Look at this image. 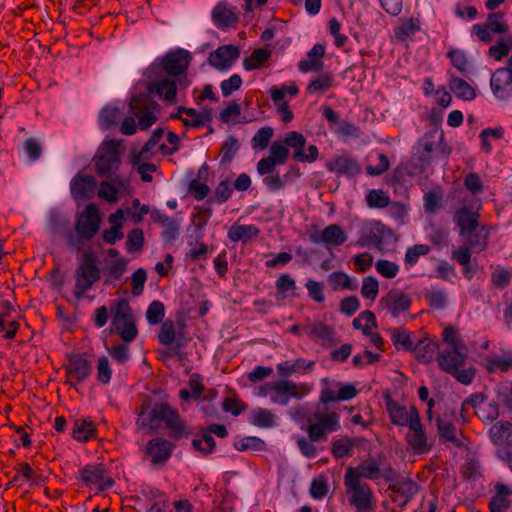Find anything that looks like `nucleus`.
<instances>
[{"label":"nucleus","instance_id":"43","mask_svg":"<svg viewBox=\"0 0 512 512\" xmlns=\"http://www.w3.org/2000/svg\"><path fill=\"white\" fill-rule=\"evenodd\" d=\"M234 447L238 451H264L266 449V443L258 437H244L235 442Z\"/></svg>","mask_w":512,"mask_h":512},{"label":"nucleus","instance_id":"45","mask_svg":"<svg viewBox=\"0 0 512 512\" xmlns=\"http://www.w3.org/2000/svg\"><path fill=\"white\" fill-rule=\"evenodd\" d=\"M370 208H384L390 204V198L383 190H371L366 196Z\"/></svg>","mask_w":512,"mask_h":512},{"label":"nucleus","instance_id":"20","mask_svg":"<svg viewBox=\"0 0 512 512\" xmlns=\"http://www.w3.org/2000/svg\"><path fill=\"white\" fill-rule=\"evenodd\" d=\"M462 348H445L439 349L437 361L439 367L447 372H456V368H461L465 363V354Z\"/></svg>","mask_w":512,"mask_h":512},{"label":"nucleus","instance_id":"49","mask_svg":"<svg viewBox=\"0 0 512 512\" xmlns=\"http://www.w3.org/2000/svg\"><path fill=\"white\" fill-rule=\"evenodd\" d=\"M425 299L429 305L437 310L444 309L446 306V293L444 290L431 289L426 290Z\"/></svg>","mask_w":512,"mask_h":512},{"label":"nucleus","instance_id":"1","mask_svg":"<svg viewBox=\"0 0 512 512\" xmlns=\"http://www.w3.org/2000/svg\"><path fill=\"white\" fill-rule=\"evenodd\" d=\"M149 408L150 404L147 401L141 405L136 421L138 430L148 428L152 431L164 423V428L173 439L187 438L190 435V427L179 412L168 403H156L148 412Z\"/></svg>","mask_w":512,"mask_h":512},{"label":"nucleus","instance_id":"3","mask_svg":"<svg viewBox=\"0 0 512 512\" xmlns=\"http://www.w3.org/2000/svg\"><path fill=\"white\" fill-rule=\"evenodd\" d=\"M94 167L100 177H106L120 188H126V181L117 175L121 158L119 143L115 140H105L94 156Z\"/></svg>","mask_w":512,"mask_h":512},{"label":"nucleus","instance_id":"37","mask_svg":"<svg viewBox=\"0 0 512 512\" xmlns=\"http://www.w3.org/2000/svg\"><path fill=\"white\" fill-rule=\"evenodd\" d=\"M314 366V362L310 361L309 363L305 364V360L302 358H299L295 360L294 362L284 361L277 365V371L280 376L282 377H289L295 372L300 371L301 369L310 371Z\"/></svg>","mask_w":512,"mask_h":512},{"label":"nucleus","instance_id":"36","mask_svg":"<svg viewBox=\"0 0 512 512\" xmlns=\"http://www.w3.org/2000/svg\"><path fill=\"white\" fill-rule=\"evenodd\" d=\"M271 57V50L266 48L255 49L249 57L243 61L245 70L259 69Z\"/></svg>","mask_w":512,"mask_h":512},{"label":"nucleus","instance_id":"60","mask_svg":"<svg viewBox=\"0 0 512 512\" xmlns=\"http://www.w3.org/2000/svg\"><path fill=\"white\" fill-rule=\"evenodd\" d=\"M147 279L146 271L143 268L137 269L131 277L132 280V294L134 296H139L142 294L144 289V284Z\"/></svg>","mask_w":512,"mask_h":512},{"label":"nucleus","instance_id":"24","mask_svg":"<svg viewBox=\"0 0 512 512\" xmlns=\"http://www.w3.org/2000/svg\"><path fill=\"white\" fill-rule=\"evenodd\" d=\"M212 20L219 28H227L238 22L236 8L219 2L212 10Z\"/></svg>","mask_w":512,"mask_h":512},{"label":"nucleus","instance_id":"53","mask_svg":"<svg viewBox=\"0 0 512 512\" xmlns=\"http://www.w3.org/2000/svg\"><path fill=\"white\" fill-rule=\"evenodd\" d=\"M353 445V442L348 438L336 440L332 444V454L336 459L349 456Z\"/></svg>","mask_w":512,"mask_h":512},{"label":"nucleus","instance_id":"47","mask_svg":"<svg viewBox=\"0 0 512 512\" xmlns=\"http://www.w3.org/2000/svg\"><path fill=\"white\" fill-rule=\"evenodd\" d=\"M239 149V143L238 140L233 137L229 136L223 143L221 148V163L222 164H228L232 162L234 155L236 151Z\"/></svg>","mask_w":512,"mask_h":512},{"label":"nucleus","instance_id":"44","mask_svg":"<svg viewBox=\"0 0 512 512\" xmlns=\"http://www.w3.org/2000/svg\"><path fill=\"white\" fill-rule=\"evenodd\" d=\"M165 315V306L160 301H153L146 310V318L149 324L157 325L162 322Z\"/></svg>","mask_w":512,"mask_h":512},{"label":"nucleus","instance_id":"15","mask_svg":"<svg viewBox=\"0 0 512 512\" xmlns=\"http://www.w3.org/2000/svg\"><path fill=\"white\" fill-rule=\"evenodd\" d=\"M174 445L171 441L156 437L149 440L145 446V455H147L153 465L164 464L170 458Z\"/></svg>","mask_w":512,"mask_h":512},{"label":"nucleus","instance_id":"35","mask_svg":"<svg viewBox=\"0 0 512 512\" xmlns=\"http://www.w3.org/2000/svg\"><path fill=\"white\" fill-rule=\"evenodd\" d=\"M178 113H185L188 116H193V119H182V123L186 127H201L211 119L210 113L207 111L198 112L193 108H186L183 106L178 108Z\"/></svg>","mask_w":512,"mask_h":512},{"label":"nucleus","instance_id":"64","mask_svg":"<svg viewBox=\"0 0 512 512\" xmlns=\"http://www.w3.org/2000/svg\"><path fill=\"white\" fill-rule=\"evenodd\" d=\"M284 144L286 146L292 147L295 150L294 151H300L303 152L304 147L306 145V139L305 137L296 131H291L287 134Z\"/></svg>","mask_w":512,"mask_h":512},{"label":"nucleus","instance_id":"2","mask_svg":"<svg viewBox=\"0 0 512 512\" xmlns=\"http://www.w3.org/2000/svg\"><path fill=\"white\" fill-rule=\"evenodd\" d=\"M148 93H141L131 98L129 107L130 112L138 118L139 125L142 129L152 126L157 120L153 110L158 107L150 94H156L159 98L168 103H174L177 93V83L171 79H161L148 83Z\"/></svg>","mask_w":512,"mask_h":512},{"label":"nucleus","instance_id":"59","mask_svg":"<svg viewBox=\"0 0 512 512\" xmlns=\"http://www.w3.org/2000/svg\"><path fill=\"white\" fill-rule=\"evenodd\" d=\"M442 337L443 341L448 345V348L465 349V346L462 343V340L458 335L457 331L451 326H448L444 329Z\"/></svg>","mask_w":512,"mask_h":512},{"label":"nucleus","instance_id":"25","mask_svg":"<svg viewBox=\"0 0 512 512\" xmlns=\"http://www.w3.org/2000/svg\"><path fill=\"white\" fill-rule=\"evenodd\" d=\"M460 236L465 240L464 245L471 248L473 252L480 253L487 248L489 230L485 225H481Z\"/></svg>","mask_w":512,"mask_h":512},{"label":"nucleus","instance_id":"14","mask_svg":"<svg viewBox=\"0 0 512 512\" xmlns=\"http://www.w3.org/2000/svg\"><path fill=\"white\" fill-rule=\"evenodd\" d=\"M379 304L393 317H398L400 313L407 311L411 307L412 298L400 290L391 289L380 299Z\"/></svg>","mask_w":512,"mask_h":512},{"label":"nucleus","instance_id":"54","mask_svg":"<svg viewBox=\"0 0 512 512\" xmlns=\"http://www.w3.org/2000/svg\"><path fill=\"white\" fill-rule=\"evenodd\" d=\"M476 414L480 419L488 422H492L499 416V407L498 404L494 401L484 402L479 411H476Z\"/></svg>","mask_w":512,"mask_h":512},{"label":"nucleus","instance_id":"30","mask_svg":"<svg viewBox=\"0 0 512 512\" xmlns=\"http://www.w3.org/2000/svg\"><path fill=\"white\" fill-rule=\"evenodd\" d=\"M260 230L255 225H239L234 224L228 231V238L232 242H246L254 237H257Z\"/></svg>","mask_w":512,"mask_h":512},{"label":"nucleus","instance_id":"26","mask_svg":"<svg viewBox=\"0 0 512 512\" xmlns=\"http://www.w3.org/2000/svg\"><path fill=\"white\" fill-rule=\"evenodd\" d=\"M386 410L389 413L391 422L398 426H406L411 424L412 419V407L408 412L405 406L399 405L395 402L390 395L385 398Z\"/></svg>","mask_w":512,"mask_h":512},{"label":"nucleus","instance_id":"29","mask_svg":"<svg viewBox=\"0 0 512 512\" xmlns=\"http://www.w3.org/2000/svg\"><path fill=\"white\" fill-rule=\"evenodd\" d=\"M490 438L495 445L503 446L512 439V423L499 421L490 429Z\"/></svg>","mask_w":512,"mask_h":512},{"label":"nucleus","instance_id":"57","mask_svg":"<svg viewBox=\"0 0 512 512\" xmlns=\"http://www.w3.org/2000/svg\"><path fill=\"white\" fill-rule=\"evenodd\" d=\"M289 156V150L281 142H274L270 147L269 158H272L278 165H282L286 162Z\"/></svg>","mask_w":512,"mask_h":512},{"label":"nucleus","instance_id":"17","mask_svg":"<svg viewBox=\"0 0 512 512\" xmlns=\"http://www.w3.org/2000/svg\"><path fill=\"white\" fill-rule=\"evenodd\" d=\"M493 95L503 101L512 97V76L503 67L496 69L490 79Z\"/></svg>","mask_w":512,"mask_h":512},{"label":"nucleus","instance_id":"4","mask_svg":"<svg viewBox=\"0 0 512 512\" xmlns=\"http://www.w3.org/2000/svg\"><path fill=\"white\" fill-rule=\"evenodd\" d=\"M345 475L360 481L384 479L386 482H391L395 479V471L389 464H385V457L381 454L368 457L355 467H348Z\"/></svg>","mask_w":512,"mask_h":512},{"label":"nucleus","instance_id":"32","mask_svg":"<svg viewBox=\"0 0 512 512\" xmlns=\"http://www.w3.org/2000/svg\"><path fill=\"white\" fill-rule=\"evenodd\" d=\"M439 344L430 340H421L414 347V353L418 361L430 363L436 353L439 352Z\"/></svg>","mask_w":512,"mask_h":512},{"label":"nucleus","instance_id":"52","mask_svg":"<svg viewBox=\"0 0 512 512\" xmlns=\"http://www.w3.org/2000/svg\"><path fill=\"white\" fill-rule=\"evenodd\" d=\"M487 27L490 31L504 34L508 31V25L503 21V16L501 13H491L487 17Z\"/></svg>","mask_w":512,"mask_h":512},{"label":"nucleus","instance_id":"38","mask_svg":"<svg viewBox=\"0 0 512 512\" xmlns=\"http://www.w3.org/2000/svg\"><path fill=\"white\" fill-rule=\"evenodd\" d=\"M393 345L397 350L410 351L413 348L411 334L404 328H393L390 330Z\"/></svg>","mask_w":512,"mask_h":512},{"label":"nucleus","instance_id":"16","mask_svg":"<svg viewBox=\"0 0 512 512\" xmlns=\"http://www.w3.org/2000/svg\"><path fill=\"white\" fill-rule=\"evenodd\" d=\"M239 55L240 50L237 46L223 45L209 54L208 63L217 70L224 71L232 66Z\"/></svg>","mask_w":512,"mask_h":512},{"label":"nucleus","instance_id":"21","mask_svg":"<svg viewBox=\"0 0 512 512\" xmlns=\"http://www.w3.org/2000/svg\"><path fill=\"white\" fill-rule=\"evenodd\" d=\"M70 189L75 200L90 199L95 194L96 180L92 175L79 173L71 181Z\"/></svg>","mask_w":512,"mask_h":512},{"label":"nucleus","instance_id":"63","mask_svg":"<svg viewBox=\"0 0 512 512\" xmlns=\"http://www.w3.org/2000/svg\"><path fill=\"white\" fill-rule=\"evenodd\" d=\"M272 136L273 129L271 127H263L259 129L252 139L254 147L265 149Z\"/></svg>","mask_w":512,"mask_h":512},{"label":"nucleus","instance_id":"22","mask_svg":"<svg viewBox=\"0 0 512 512\" xmlns=\"http://www.w3.org/2000/svg\"><path fill=\"white\" fill-rule=\"evenodd\" d=\"M91 373L90 363L80 355L70 357L66 366L68 383L75 380L77 383L84 381Z\"/></svg>","mask_w":512,"mask_h":512},{"label":"nucleus","instance_id":"18","mask_svg":"<svg viewBox=\"0 0 512 512\" xmlns=\"http://www.w3.org/2000/svg\"><path fill=\"white\" fill-rule=\"evenodd\" d=\"M81 479L86 485H98L99 491L113 486L112 478H105L106 470L103 465H87L80 470Z\"/></svg>","mask_w":512,"mask_h":512},{"label":"nucleus","instance_id":"51","mask_svg":"<svg viewBox=\"0 0 512 512\" xmlns=\"http://www.w3.org/2000/svg\"><path fill=\"white\" fill-rule=\"evenodd\" d=\"M430 252V246L425 244H416L408 248L405 254V263L412 266L417 263L420 256L427 255Z\"/></svg>","mask_w":512,"mask_h":512},{"label":"nucleus","instance_id":"40","mask_svg":"<svg viewBox=\"0 0 512 512\" xmlns=\"http://www.w3.org/2000/svg\"><path fill=\"white\" fill-rule=\"evenodd\" d=\"M352 324L355 329L361 330L365 336L371 335V327H377L375 315L369 310L361 312Z\"/></svg>","mask_w":512,"mask_h":512},{"label":"nucleus","instance_id":"10","mask_svg":"<svg viewBox=\"0 0 512 512\" xmlns=\"http://www.w3.org/2000/svg\"><path fill=\"white\" fill-rule=\"evenodd\" d=\"M307 421L309 422L307 433L311 441L325 440L326 433L340 429L339 415L336 412L316 411Z\"/></svg>","mask_w":512,"mask_h":512},{"label":"nucleus","instance_id":"19","mask_svg":"<svg viewBox=\"0 0 512 512\" xmlns=\"http://www.w3.org/2000/svg\"><path fill=\"white\" fill-rule=\"evenodd\" d=\"M479 217L480 214L473 206L465 205L458 209L453 216V220L459 227V234H467L469 231L481 226L479 224Z\"/></svg>","mask_w":512,"mask_h":512},{"label":"nucleus","instance_id":"13","mask_svg":"<svg viewBox=\"0 0 512 512\" xmlns=\"http://www.w3.org/2000/svg\"><path fill=\"white\" fill-rule=\"evenodd\" d=\"M309 240L314 244H323L326 249L331 250L332 247H338L347 240V235L342 227L338 224H331L325 229L313 230L309 233Z\"/></svg>","mask_w":512,"mask_h":512},{"label":"nucleus","instance_id":"6","mask_svg":"<svg viewBox=\"0 0 512 512\" xmlns=\"http://www.w3.org/2000/svg\"><path fill=\"white\" fill-rule=\"evenodd\" d=\"M111 326L124 342H132L138 335L131 307L126 299L113 301L110 307Z\"/></svg>","mask_w":512,"mask_h":512},{"label":"nucleus","instance_id":"12","mask_svg":"<svg viewBox=\"0 0 512 512\" xmlns=\"http://www.w3.org/2000/svg\"><path fill=\"white\" fill-rule=\"evenodd\" d=\"M100 214L95 204H88L79 215L75 230L79 237L84 240H91L97 234L100 227Z\"/></svg>","mask_w":512,"mask_h":512},{"label":"nucleus","instance_id":"41","mask_svg":"<svg viewBox=\"0 0 512 512\" xmlns=\"http://www.w3.org/2000/svg\"><path fill=\"white\" fill-rule=\"evenodd\" d=\"M250 423L258 427L269 428L275 424V415L268 409L257 408L251 414Z\"/></svg>","mask_w":512,"mask_h":512},{"label":"nucleus","instance_id":"46","mask_svg":"<svg viewBox=\"0 0 512 512\" xmlns=\"http://www.w3.org/2000/svg\"><path fill=\"white\" fill-rule=\"evenodd\" d=\"M144 245V234L139 228L132 229L127 235L126 249L129 253L140 251Z\"/></svg>","mask_w":512,"mask_h":512},{"label":"nucleus","instance_id":"28","mask_svg":"<svg viewBox=\"0 0 512 512\" xmlns=\"http://www.w3.org/2000/svg\"><path fill=\"white\" fill-rule=\"evenodd\" d=\"M158 341L160 344L170 346L176 343L177 348L183 346L181 342V333L177 332L176 326L171 319L162 322L158 332Z\"/></svg>","mask_w":512,"mask_h":512},{"label":"nucleus","instance_id":"62","mask_svg":"<svg viewBox=\"0 0 512 512\" xmlns=\"http://www.w3.org/2000/svg\"><path fill=\"white\" fill-rule=\"evenodd\" d=\"M328 493V484L325 477L314 479L310 486V494L314 499H322Z\"/></svg>","mask_w":512,"mask_h":512},{"label":"nucleus","instance_id":"11","mask_svg":"<svg viewBox=\"0 0 512 512\" xmlns=\"http://www.w3.org/2000/svg\"><path fill=\"white\" fill-rule=\"evenodd\" d=\"M407 443L414 453L421 455L428 453L433 446V441L423 429L420 415L417 409L412 406V419L409 425V433L406 435Z\"/></svg>","mask_w":512,"mask_h":512},{"label":"nucleus","instance_id":"7","mask_svg":"<svg viewBox=\"0 0 512 512\" xmlns=\"http://www.w3.org/2000/svg\"><path fill=\"white\" fill-rule=\"evenodd\" d=\"M101 271L97 266V260L93 253L86 252L83 260L75 271L74 296L76 299L84 297L85 293L100 280Z\"/></svg>","mask_w":512,"mask_h":512},{"label":"nucleus","instance_id":"8","mask_svg":"<svg viewBox=\"0 0 512 512\" xmlns=\"http://www.w3.org/2000/svg\"><path fill=\"white\" fill-rule=\"evenodd\" d=\"M344 486L348 501L356 512H370L374 508L373 491L368 483L344 475Z\"/></svg>","mask_w":512,"mask_h":512},{"label":"nucleus","instance_id":"34","mask_svg":"<svg viewBox=\"0 0 512 512\" xmlns=\"http://www.w3.org/2000/svg\"><path fill=\"white\" fill-rule=\"evenodd\" d=\"M450 90L458 97L466 101L476 97L474 88L465 80L452 76L449 81Z\"/></svg>","mask_w":512,"mask_h":512},{"label":"nucleus","instance_id":"9","mask_svg":"<svg viewBox=\"0 0 512 512\" xmlns=\"http://www.w3.org/2000/svg\"><path fill=\"white\" fill-rule=\"evenodd\" d=\"M191 55L188 51L177 49L167 53L162 59V68L170 77L180 76L178 85L185 88L189 85L186 72L191 62Z\"/></svg>","mask_w":512,"mask_h":512},{"label":"nucleus","instance_id":"61","mask_svg":"<svg viewBox=\"0 0 512 512\" xmlns=\"http://www.w3.org/2000/svg\"><path fill=\"white\" fill-rule=\"evenodd\" d=\"M289 94L290 96H296L298 94V88L295 85H283L281 87H274L270 91L271 99L274 103L281 102L285 94Z\"/></svg>","mask_w":512,"mask_h":512},{"label":"nucleus","instance_id":"58","mask_svg":"<svg viewBox=\"0 0 512 512\" xmlns=\"http://www.w3.org/2000/svg\"><path fill=\"white\" fill-rule=\"evenodd\" d=\"M375 268L379 274L386 278H394L399 271V266L396 263L382 259L376 262Z\"/></svg>","mask_w":512,"mask_h":512},{"label":"nucleus","instance_id":"50","mask_svg":"<svg viewBox=\"0 0 512 512\" xmlns=\"http://www.w3.org/2000/svg\"><path fill=\"white\" fill-rule=\"evenodd\" d=\"M119 189H121L117 184L115 183H109L107 181H104L100 184V188L98 190V196L101 199H105L109 203H115L117 201V194L119 192Z\"/></svg>","mask_w":512,"mask_h":512},{"label":"nucleus","instance_id":"39","mask_svg":"<svg viewBox=\"0 0 512 512\" xmlns=\"http://www.w3.org/2000/svg\"><path fill=\"white\" fill-rule=\"evenodd\" d=\"M95 424L89 420L78 419L74 423L73 437L78 441L87 442L95 433Z\"/></svg>","mask_w":512,"mask_h":512},{"label":"nucleus","instance_id":"55","mask_svg":"<svg viewBox=\"0 0 512 512\" xmlns=\"http://www.w3.org/2000/svg\"><path fill=\"white\" fill-rule=\"evenodd\" d=\"M379 292V283L378 281L372 277L368 276L363 279L361 294L363 297L367 299L374 300L376 299Z\"/></svg>","mask_w":512,"mask_h":512},{"label":"nucleus","instance_id":"42","mask_svg":"<svg viewBox=\"0 0 512 512\" xmlns=\"http://www.w3.org/2000/svg\"><path fill=\"white\" fill-rule=\"evenodd\" d=\"M127 266V261L123 258L116 259L112 262H110L106 269H105V275L108 277L105 281V283H111L112 281L119 280L122 275L124 274Z\"/></svg>","mask_w":512,"mask_h":512},{"label":"nucleus","instance_id":"33","mask_svg":"<svg viewBox=\"0 0 512 512\" xmlns=\"http://www.w3.org/2000/svg\"><path fill=\"white\" fill-rule=\"evenodd\" d=\"M311 339L320 340L323 345L330 346L333 341L332 330L323 323H315L304 328Z\"/></svg>","mask_w":512,"mask_h":512},{"label":"nucleus","instance_id":"56","mask_svg":"<svg viewBox=\"0 0 512 512\" xmlns=\"http://www.w3.org/2000/svg\"><path fill=\"white\" fill-rule=\"evenodd\" d=\"M332 85V77L329 74L322 75L321 77L313 80L307 87L308 93H323L327 91Z\"/></svg>","mask_w":512,"mask_h":512},{"label":"nucleus","instance_id":"31","mask_svg":"<svg viewBox=\"0 0 512 512\" xmlns=\"http://www.w3.org/2000/svg\"><path fill=\"white\" fill-rule=\"evenodd\" d=\"M438 434L441 440L451 442L457 447L462 446V442L456 436L455 426L445 418V416H438L436 419Z\"/></svg>","mask_w":512,"mask_h":512},{"label":"nucleus","instance_id":"23","mask_svg":"<svg viewBox=\"0 0 512 512\" xmlns=\"http://www.w3.org/2000/svg\"><path fill=\"white\" fill-rule=\"evenodd\" d=\"M443 138V133H438L437 130L427 132L418 142L416 146L418 159L422 165H427L431 162V153L437 143L438 139Z\"/></svg>","mask_w":512,"mask_h":512},{"label":"nucleus","instance_id":"5","mask_svg":"<svg viewBox=\"0 0 512 512\" xmlns=\"http://www.w3.org/2000/svg\"><path fill=\"white\" fill-rule=\"evenodd\" d=\"M309 392L307 384L283 379L264 384L259 390V395L270 397L273 403L286 406L291 398L301 399Z\"/></svg>","mask_w":512,"mask_h":512},{"label":"nucleus","instance_id":"27","mask_svg":"<svg viewBox=\"0 0 512 512\" xmlns=\"http://www.w3.org/2000/svg\"><path fill=\"white\" fill-rule=\"evenodd\" d=\"M326 167L329 171L337 175H347L349 177H353L360 173V167L358 163L355 160L345 156H339L333 161L328 162Z\"/></svg>","mask_w":512,"mask_h":512},{"label":"nucleus","instance_id":"48","mask_svg":"<svg viewBox=\"0 0 512 512\" xmlns=\"http://www.w3.org/2000/svg\"><path fill=\"white\" fill-rule=\"evenodd\" d=\"M328 282L334 290L339 287L349 290L357 289V285L352 284L350 277L344 272H333L329 275Z\"/></svg>","mask_w":512,"mask_h":512}]
</instances>
